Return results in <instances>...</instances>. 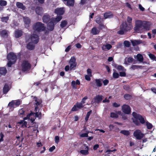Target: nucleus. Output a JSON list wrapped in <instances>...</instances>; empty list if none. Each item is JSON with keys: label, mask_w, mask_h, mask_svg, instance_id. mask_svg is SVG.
<instances>
[{"label": "nucleus", "mask_w": 156, "mask_h": 156, "mask_svg": "<svg viewBox=\"0 0 156 156\" xmlns=\"http://www.w3.org/2000/svg\"><path fill=\"white\" fill-rule=\"evenodd\" d=\"M132 114L134 117L132 119L133 122L136 125L139 126L140 122L142 124H144L146 122L144 118L142 115L137 114L135 112H133Z\"/></svg>", "instance_id": "1"}, {"label": "nucleus", "mask_w": 156, "mask_h": 156, "mask_svg": "<svg viewBox=\"0 0 156 156\" xmlns=\"http://www.w3.org/2000/svg\"><path fill=\"white\" fill-rule=\"evenodd\" d=\"M132 27V25L128 24L126 22H123L120 26V30L118 31V34H123L125 32L131 30Z\"/></svg>", "instance_id": "2"}, {"label": "nucleus", "mask_w": 156, "mask_h": 156, "mask_svg": "<svg viewBox=\"0 0 156 156\" xmlns=\"http://www.w3.org/2000/svg\"><path fill=\"white\" fill-rule=\"evenodd\" d=\"M41 109L39 108V107H35L34 111L35 112H31L29 114H28L27 117L23 118L24 120L27 119V118L30 119V116L33 115L35 117H37L39 119H41L42 118V114L41 112Z\"/></svg>", "instance_id": "3"}, {"label": "nucleus", "mask_w": 156, "mask_h": 156, "mask_svg": "<svg viewBox=\"0 0 156 156\" xmlns=\"http://www.w3.org/2000/svg\"><path fill=\"white\" fill-rule=\"evenodd\" d=\"M33 29L35 32H41L45 30L46 27L44 24L41 22H38L33 24Z\"/></svg>", "instance_id": "4"}, {"label": "nucleus", "mask_w": 156, "mask_h": 156, "mask_svg": "<svg viewBox=\"0 0 156 156\" xmlns=\"http://www.w3.org/2000/svg\"><path fill=\"white\" fill-rule=\"evenodd\" d=\"M31 64L28 60H23L22 61L21 68L22 72L29 71L31 69Z\"/></svg>", "instance_id": "5"}, {"label": "nucleus", "mask_w": 156, "mask_h": 156, "mask_svg": "<svg viewBox=\"0 0 156 156\" xmlns=\"http://www.w3.org/2000/svg\"><path fill=\"white\" fill-rule=\"evenodd\" d=\"M142 27V21L140 20H136L135 22V27L133 28L134 32L136 33L141 32L142 31L141 29Z\"/></svg>", "instance_id": "6"}, {"label": "nucleus", "mask_w": 156, "mask_h": 156, "mask_svg": "<svg viewBox=\"0 0 156 156\" xmlns=\"http://www.w3.org/2000/svg\"><path fill=\"white\" fill-rule=\"evenodd\" d=\"M133 135L138 140H141L144 136V134L139 129H137L134 131Z\"/></svg>", "instance_id": "7"}, {"label": "nucleus", "mask_w": 156, "mask_h": 156, "mask_svg": "<svg viewBox=\"0 0 156 156\" xmlns=\"http://www.w3.org/2000/svg\"><path fill=\"white\" fill-rule=\"evenodd\" d=\"M29 40L34 44H37L39 40V36L37 34H31L29 37Z\"/></svg>", "instance_id": "8"}, {"label": "nucleus", "mask_w": 156, "mask_h": 156, "mask_svg": "<svg viewBox=\"0 0 156 156\" xmlns=\"http://www.w3.org/2000/svg\"><path fill=\"white\" fill-rule=\"evenodd\" d=\"M69 63L70 64V70L75 69L77 65L76 58L74 57H72L69 60Z\"/></svg>", "instance_id": "9"}, {"label": "nucleus", "mask_w": 156, "mask_h": 156, "mask_svg": "<svg viewBox=\"0 0 156 156\" xmlns=\"http://www.w3.org/2000/svg\"><path fill=\"white\" fill-rule=\"evenodd\" d=\"M122 112L126 114H129L131 113V108L129 105H123L122 107Z\"/></svg>", "instance_id": "10"}, {"label": "nucleus", "mask_w": 156, "mask_h": 156, "mask_svg": "<svg viewBox=\"0 0 156 156\" xmlns=\"http://www.w3.org/2000/svg\"><path fill=\"white\" fill-rule=\"evenodd\" d=\"M83 105L80 102H77L71 109L72 111H76L78 110L81 109L84 107Z\"/></svg>", "instance_id": "11"}, {"label": "nucleus", "mask_w": 156, "mask_h": 156, "mask_svg": "<svg viewBox=\"0 0 156 156\" xmlns=\"http://www.w3.org/2000/svg\"><path fill=\"white\" fill-rule=\"evenodd\" d=\"M7 58L8 60L16 62V61L17 56L13 52H10L7 55Z\"/></svg>", "instance_id": "12"}, {"label": "nucleus", "mask_w": 156, "mask_h": 156, "mask_svg": "<svg viewBox=\"0 0 156 156\" xmlns=\"http://www.w3.org/2000/svg\"><path fill=\"white\" fill-rule=\"evenodd\" d=\"M142 27L145 30H150L151 23L147 21H142Z\"/></svg>", "instance_id": "13"}, {"label": "nucleus", "mask_w": 156, "mask_h": 156, "mask_svg": "<svg viewBox=\"0 0 156 156\" xmlns=\"http://www.w3.org/2000/svg\"><path fill=\"white\" fill-rule=\"evenodd\" d=\"M84 145L85 147V150H82L80 151V153L84 155H86L89 154V147L86 144H84Z\"/></svg>", "instance_id": "14"}, {"label": "nucleus", "mask_w": 156, "mask_h": 156, "mask_svg": "<svg viewBox=\"0 0 156 156\" xmlns=\"http://www.w3.org/2000/svg\"><path fill=\"white\" fill-rule=\"evenodd\" d=\"M55 23L51 19L50 22H48L47 25L48 30L50 31H52L54 28L55 25Z\"/></svg>", "instance_id": "15"}, {"label": "nucleus", "mask_w": 156, "mask_h": 156, "mask_svg": "<svg viewBox=\"0 0 156 156\" xmlns=\"http://www.w3.org/2000/svg\"><path fill=\"white\" fill-rule=\"evenodd\" d=\"M65 12L64 9L62 8H57L55 10V12L57 15L61 16L63 15Z\"/></svg>", "instance_id": "16"}, {"label": "nucleus", "mask_w": 156, "mask_h": 156, "mask_svg": "<svg viewBox=\"0 0 156 156\" xmlns=\"http://www.w3.org/2000/svg\"><path fill=\"white\" fill-rule=\"evenodd\" d=\"M102 99L103 96L102 95H97L94 98V102H93V103L94 102L99 103L102 101Z\"/></svg>", "instance_id": "17"}, {"label": "nucleus", "mask_w": 156, "mask_h": 156, "mask_svg": "<svg viewBox=\"0 0 156 156\" xmlns=\"http://www.w3.org/2000/svg\"><path fill=\"white\" fill-rule=\"evenodd\" d=\"M51 16L48 14H45L42 17L43 22L45 23H48L51 20Z\"/></svg>", "instance_id": "18"}, {"label": "nucleus", "mask_w": 156, "mask_h": 156, "mask_svg": "<svg viewBox=\"0 0 156 156\" xmlns=\"http://www.w3.org/2000/svg\"><path fill=\"white\" fill-rule=\"evenodd\" d=\"M23 20L25 23V26L26 27H28L30 25V20L27 17L23 18Z\"/></svg>", "instance_id": "19"}, {"label": "nucleus", "mask_w": 156, "mask_h": 156, "mask_svg": "<svg viewBox=\"0 0 156 156\" xmlns=\"http://www.w3.org/2000/svg\"><path fill=\"white\" fill-rule=\"evenodd\" d=\"M96 23L99 25V28L101 29H102L105 28V26L104 24L103 21H101L100 19L99 18H97L96 20Z\"/></svg>", "instance_id": "20"}, {"label": "nucleus", "mask_w": 156, "mask_h": 156, "mask_svg": "<svg viewBox=\"0 0 156 156\" xmlns=\"http://www.w3.org/2000/svg\"><path fill=\"white\" fill-rule=\"evenodd\" d=\"M64 2H66V5L69 7H73L74 5L75 0H62Z\"/></svg>", "instance_id": "21"}, {"label": "nucleus", "mask_w": 156, "mask_h": 156, "mask_svg": "<svg viewBox=\"0 0 156 156\" xmlns=\"http://www.w3.org/2000/svg\"><path fill=\"white\" fill-rule=\"evenodd\" d=\"M62 16L58 15L56 18L52 17L51 20L56 24L57 23L59 22L62 19Z\"/></svg>", "instance_id": "22"}, {"label": "nucleus", "mask_w": 156, "mask_h": 156, "mask_svg": "<svg viewBox=\"0 0 156 156\" xmlns=\"http://www.w3.org/2000/svg\"><path fill=\"white\" fill-rule=\"evenodd\" d=\"M23 33V32L22 30H17L15 31V37L16 38H18L22 35Z\"/></svg>", "instance_id": "23"}, {"label": "nucleus", "mask_w": 156, "mask_h": 156, "mask_svg": "<svg viewBox=\"0 0 156 156\" xmlns=\"http://www.w3.org/2000/svg\"><path fill=\"white\" fill-rule=\"evenodd\" d=\"M16 7L19 9H21L23 10H25L26 9V7L21 2H17L16 3Z\"/></svg>", "instance_id": "24"}, {"label": "nucleus", "mask_w": 156, "mask_h": 156, "mask_svg": "<svg viewBox=\"0 0 156 156\" xmlns=\"http://www.w3.org/2000/svg\"><path fill=\"white\" fill-rule=\"evenodd\" d=\"M43 8L40 6H37L35 9V12L37 15H41L42 13Z\"/></svg>", "instance_id": "25"}, {"label": "nucleus", "mask_w": 156, "mask_h": 156, "mask_svg": "<svg viewBox=\"0 0 156 156\" xmlns=\"http://www.w3.org/2000/svg\"><path fill=\"white\" fill-rule=\"evenodd\" d=\"M114 66L115 68L119 71H125L126 70V69L121 65H119L117 64H115L114 65Z\"/></svg>", "instance_id": "26"}, {"label": "nucleus", "mask_w": 156, "mask_h": 156, "mask_svg": "<svg viewBox=\"0 0 156 156\" xmlns=\"http://www.w3.org/2000/svg\"><path fill=\"white\" fill-rule=\"evenodd\" d=\"M31 42H29L27 45V48L29 50H32L34 49L35 45L33 44Z\"/></svg>", "instance_id": "27"}, {"label": "nucleus", "mask_w": 156, "mask_h": 156, "mask_svg": "<svg viewBox=\"0 0 156 156\" xmlns=\"http://www.w3.org/2000/svg\"><path fill=\"white\" fill-rule=\"evenodd\" d=\"M113 16V14L111 12L105 13L104 15V17L105 19L112 18Z\"/></svg>", "instance_id": "28"}, {"label": "nucleus", "mask_w": 156, "mask_h": 156, "mask_svg": "<svg viewBox=\"0 0 156 156\" xmlns=\"http://www.w3.org/2000/svg\"><path fill=\"white\" fill-rule=\"evenodd\" d=\"M7 72V70L4 67H0V75H5Z\"/></svg>", "instance_id": "29"}, {"label": "nucleus", "mask_w": 156, "mask_h": 156, "mask_svg": "<svg viewBox=\"0 0 156 156\" xmlns=\"http://www.w3.org/2000/svg\"><path fill=\"white\" fill-rule=\"evenodd\" d=\"M19 116L21 117H24L26 114H25V111L23 108L20 109L19 111Z\"/></svg>", "instance_id": "30"}, {"label": "nucleus", "mask_w": 156, "mask_h": 156, "mask_svg": "<svg viewBox=\"0 0 156 156\" xmlns=\"http://www.w3.org/2000/svg\"><path fill=\"white\" fill-rule=\"evenodd\" d=\"M112 46L111 44H107L105 45H103L102 47V49L105 51H106V49H107V50H109L112 48Z\"/></svg>", "instance_id": "31"}, {"label": "nucleus", "mask_w": 156, "mask_h": 156, "mask_svg": "<svg viewBox=\"0 0 156 156\" xmlns=\"http://www.w3.org/2000/svg\"><path fill=\"white\" fill-rule=\"evenodd\" d=\"M9 89L8 85L7 84H5L3 89V93L5 94L9 91Z\"/></svg>", "instance_id": "32"}, {"label": "nucleus", "mask_w": 156, "mask_h": 156, "mask_svg": "<svg viewBox=\"0 0 156 156\" xmlns=\"http://www.w3.org/2000/svg\"><path fill=\"white\" fill-rule=\"evenodd\" d=\"M99 32V30L95 27H93L91 30V33L93 35L98 34Z\"/></svg>", "instance_id": "33"}, {"label": "nucleus", "mask_w": 156, "mask_h": 156, "mask_svg": "<svg viewBox=\"0 0 156 156\" xmlns=\"http://www.w3.org/2000/svg\"><path fill=\"white\" fill-rule=\"evenodd\" d=\"M95 80L96 86L98 87H100L102 86V83L101 82V80H102L101 79H96Z\"/></svg>", "instance_id": "34"}, {"label": "nucleus", "mask_w": 156, "mask_h": 156, "mask_svg": "<svg viewBox=\"0 0 156 156\" xmlns=\"http://www.w3.org/2000/svg\"><path fill=\"white\" fill-rule=\"evenodd\" d=\"M131 42L133 46H135L141 44L142 42L140 40H135L131 41Z\"/></svg>", "instance_id": "35"}, {"label": "nucleus", "mask_w": 156, "mask_h": 156, "mask_svg": "<svg viewBox=\"0 0 156 156\" xmlns=\"http://www.w3.org/2000/svg\"><path fill=\"white\" fill-rule=\"evenodd\" d=\"M34 99H35V105L36 106H35V107H38V106L40 104H41L42 103V101L41 100H38L37 98L36 97H34Z\"/></svg>", "instance_id": "36"}, {"label": "nucleus", "mask_w": 156, "mask_h": 156, "mask_svg": "<svg viewBox=\"0 0 156 156\" xmlns=\"http://www.w3.org/2000/svg\"><path fill=\"white\" fill-rule=\"evenodd\" d=\"M132 95L128 94H125L124 95V98L126 100H130L132 99Z\"/></svg>", "instance_id": "37"}, {"label": "nucleus", "mask_w": 156, "mask_h": 156, "mask_svg": "<svg viewBox=\"0 0 156 156\" xmlns=\"http://www.w3.org/2000/svg\"><path fill=\"white\" fill-rule=\"evenodd\" d=\"M123 88L124 90L128 92H130L131 90L130 87L128 84L124 85L123 86Z\"/></svg>", "instance_id": "38"}, {"label": "nucleus", "mask_w": 156, "mask_h": 156, "mask_svg": "<svg viewBox=\"0 0 156 156\" xmlns=\"http://www.w3.org/2000/svg\"><path fill=\"white\" fill-rule=\"evenodd\" d=\"M0 35L2 37H4L8 35L7 31L5 30H3L0 33Z\"/></svg>", "instance_id": "39"}, {"label": "nucleus", "mask_w": 156, "mask_h": 156, "mask_svg": "<svg viewBox=\"0 0 156 156\" xmlns=\"http://www.w3.org/2000/svg\"><path fill=\"white\" fill-rule=\"evenodd\" d=\"M137 60L140 62H142L144 60V58L142 55L140 54H138L137 55Z\"/></svg>", "instance_id": "40"}, {"label": "nucleus", "mask_w": 156, "mask_h": 156, "mask_svg": "<svg viewBox=\"0 0 156 156\" xmlns=\"http://www.w3.org/2000/svg\"><path fill=\"white\" fill-rule=\"evenodd\" d=\"M92 112V111L91 110H90L89 112H87L86 116L85 118V121L86 122H87L88 121L89 118Z\"/></svg>", "instance_id": "41"}, {"label": "nucleus", "mask_w": 156, "mask_h": 156, "mask_svg": "<svg viewBox=\"0 0 156 156\" xmlns=\"http://www.w3.org/2000/svg\"><path fill=\"white\" fill-rule=\"evenodd\" d=\"M120 133L126 136H129L130 134V133L129 131L124 130H121Z\"/></svg>", "instance_id": "42"}, {"label": "nucleus", "mask_w": 156, "mask_h": 156, "mask_svg": "<svg viewBox=\"0 0 156 156\" xmlns=\"http://www.w3.org/2000/svg\"><path fill=\"white\" fill-rule=\"evenodd\" d=\"M67 22L66 20L62 21L60 24V27L61 28H63L65 27L67 24Z\"/></svg>", "instance_id": "43"}, {"label": "nucleus", "mask_w": 156, "mask_h": 156, "mask_svg": "<svg viewBox=\"0 0 156 156\" xmlns=\"http://www.w3.org/2000/svg\"><path fill=\"white\" fill-rule=\"evenodd\" d=\"M146 123L147 128L148 129H151L153 127L152 125L148 121L146 122Z\"/></svg>", "instance_id": "44"}, {"label": "nucleus", "mask_w": 156, "mask_h": 156, "mask_svg": "<svg viewBox=\"0 0 156 156\" xmlns=\"http://www.w3.org/2000/svg\"><path fill=\"white\" fill-rule=\"evenodd\" d=\"M7 5V2L4 0H0V5L2 6H6Z\"/></svg>", "instance_id": "45"}, {"label": "nucleus", "mask_w": 156, "mask_h": 156, "mask_svg": "<svg viewBox=\"0 0 156 156\" xmlns=\"http://www.w3.org/2000/svg\"><path fill=\"white\" fill-rule=\"evenodd\" d=\"M118 115L117 113L112 112L110 113V117L112 118H117L118 117Z\"/></svg>", "instance_id": "46"}, {"label": "nucleus", "mask_w": 156, "mask_h": 156, "mask_svg": "<svg viewBox=\"0 0 156 156\" xmlns=\"http://www.w3.org/2000/svg\"><path fill=\"white\" fill-rule=\"evenodd\" d=\"M15 103L14 101L12 100L10 102H9L8 105V106L10 107L11 108H14Z\"/></svg>", "instance_id": "47"}, {"label": "nucleus", "mask_w": 156, "mask_h": 156, "mask_svg": "<svg viewBox=\"0 0 156 156\" xmlns=\"http://www.w3.org/2000/svg\"><path fill=\"white\" fill-rule=\"evenodd\" d=\"M149 58L152 60H156V57L153 54L150 53L149 54Z\"/></svg>", "instance_id": "48"}, {"label": "nucleus", "mask_w": 156, "mask_h": 156, "mask_svg": "<svg viewBox=\"0 0 156 156\" xmlns=\"http://www.w3.org/2000/svg\"><path fill=\"white\" fill-rule=\"evenodd\" d=\"M124 46L126 47H129L130 45L129 42L127 41H125L124 42Z\"/></svg>", "instance_id": "49"}, {"label": "nucleus", "mask_w": 156, "mask_h": 156, "mask_svg": "<svg viewBox=\"0 0 156 156\" xmlns=\"http://www.w3.org/2000/svg\"><path fill=\"white\" fill-rule=\"evenodd\" d=\"M132 19L131 17L128 16L127 19V21L129 23L128 24L132 25Z\"/></svg>", "instance_id": "50"}, {"label": "nucleus", "mask_w": 156, "mask_h": 156, "mask_svg": "<svg viewBox=\"0 0 156 156\" xmlns=\"http://www.w3.org/2000/svg\"><path fill=\"white\" fill-rule=\"evenodd\" d=\"M9 60V62L7 63V66L9 67H11L12 65V64H14L16 62H15L14 61H11L10 60Z\"/></svg>", "instance_id": "51"}, {"label": "nucleus", "mask_w": 156, "mask_h": 156, "mask_svg": "<svg viewBox=\"0 0 156 156\" xmlns=\"http://www.w3.org/2000/svg\"><path fill=\"white\" fill-rule=\"evenodd\" d=\"M119 76V74L115 72H114L113 73V77L115 79L118 78Z\"/></svg>", "instance_id": "52"}, {"label": "nucleus", "mask_w": 156, "mask_h": 156, "mask_svg": "<svg viewBox=\"0 0 156 156\" xmlns=\"http://www.w3.org/2000/svg\"><path fill=\"white\" fill-rule=\"evenodd\" d=\"M9 20V18L8 17H2L1 18V21L2 22H4L7 23Z\"/></svg>", "instance_id": "53"}, {"label": "nucleus", "mask_w": 156, "mask_h": 156, "mask_svg": "<svg viewBox=\"0 0 156 156\" xmlns=\"http://www.w3.org/2000/svg\"><path fill=\"white\" fill-rule=\"evenodd\" d=\"M15 105L18 106L21 104V101L20 100H17L16 101H14Z\"/></svg>", "instance_id": "54"}, {"label": "nucleus", "mask_w": 156, "mask_h": 156, "mask_svg": "<svg viewBox=\"0 0 156 156\" xmlns=\"http://www.w3.org/2000/svg\"><path fill=\"white\" fill-rule=\"evenodd\" d=\"M140 66L136 65H132L131 67V68L133 70H135L136 69L140 68Z\"/></svg>", "instance_id": "55"}, {"label": "nucleus", "mask_w": 156, "mask_h": 156, "mask_svg": "<svg viewBox=\"0 0 156 156\" xmlns=\"http://www.w3.org/2000/svg\"><path fill=\"white\" fill-rule=\"evenodd\" d=\"M87 96H85L82 99V100L80 102L82 103L83 105V104L85 103V101L87 99Z\"/></svg>", "instance_id": "56"}, {"label": "nucleus", "mask_w": 156, "mask_h": 156, "mask_svg": "<svg viewBox=\"0 0 156 156\" xmlns=\"http://www.w3.org/2000/svg\"><path fill=\"white\" fill-rule=\"evenodd\" d=\"M92 76L88 75H87L85 76V78L86 80L89 81L90 80V77Z\"/></svg>", "instance_id": "57"}, {"label": "nucleus", "mask_w": 156, "mask_h": 156, "mask_svg": "<svg viewBox=\"0 0 156 156\" xmlns=\"http://www.w3.org/2000/svg\"><path fill=\"white\" fill-rule=\"evenodd\" d=\"M89 133V132H88L87 133H82L81 135L80 136L82 137H88V133Z\"/></svg>", "instance_id": "58"}, {"label": "nucleus", "mask_w": 156, "mask_h": 156, "mask_svg": "<svg viewBox=\"0 0 156 156\" xmlns=\"http://www.w3.org/2000/svg\"><path fill=\"white\" fill-rule=\"evenodd\" d=\"M133 58L132 57H129L127 58V62L129 63H131L133 61Z\"/></svg>", "instance_id": "59"}, {"label": "nucleus", "mask_w": 156, "mask_h": 156, "mask_svg": "<svg viewBox=\"0 0 156 156\" xmlns=\"http://www.w3.org/2000/svg\"><path fill=\"white\" fill-rule=\"evenodd\" d=\"M119 75L121 77H125L126 75V74L125 72H121L119 73Z\"/></svg>", "instance_id": "60"}, {"label": "nucleus", "mask_w": 156, "mask_h": 156, "mask_svg": "<svg viewBox=\"0 0 156 156\" xmlns=\"http://www.w3.org/2000/svg\"><path fill=\"white\" fill-rule=\"evenodd\" d=\"M87 75L92 76V71H91V69H90L88 68L87 69Z\"/></svg>", "instance_id": "61"}, {"label": "nucleus", "mask_w": 156, "mask_h": 156, "mask_svg": "<svg viewBox=\"0 0 156 156\" xmlns=\"http://www.w3.org/2000/svg\"><path fill=\"white\" fill-rule=\"evenodd\" d=\"M109 83V80L107 79H105L103 81V83L104 86L107 85Z\"/></svg>", "instance_id": "62"}, {"label": "nucleus", "mask_w": 156, "mask_h": 156, "mask_svg": "<svg viewBox=\"0 0 156 156\" xmlns=\"http://www.w3.org/2000/svg\"><path fill=\"white\" fill-rule=\"evenodd\" d=\"M59 138L58 136H56L55 137V142L56 143H58L59 142Z\"/></svg>", "instance_id": "63"}, {"label": "nucleus", "mask_w": 156, "mask_h": 156, "mask_svg": "<svg viewBox=\"0 0 156 156\" xmlns=\"http://www.w3.org/2000/svg\"><path fill=\"white\" fill-rule=\"evenodd\" d=\"M55 148V146L54 145L53 146L51 147H50L49 149V151L50 152H52L54 150Z\"/></svg>", "instance_id": "64"}]
</instances>
